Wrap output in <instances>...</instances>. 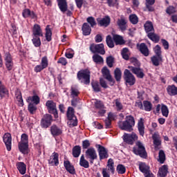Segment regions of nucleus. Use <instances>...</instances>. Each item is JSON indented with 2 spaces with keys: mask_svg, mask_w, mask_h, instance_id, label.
I'll return each instance as SVG.
<instances>
[{
  "mask_svg": "<svg viewBox=\"0 0 177 177\" xmlns=\"http://www.w3.org/2000/svg\"><path fill=\"white\" fill-rule=\"evenodd\" d=\"M53 122V116L49 113H46L43 115L42 118L40 121V126L41 128H43L44 129H47V128H49L50 125H52V122Z\"/></svg>",
  "mask_w": 177,
  "mask_h": 177,
  "instance_id": "obj_7",
  "label": "nucleus"
},
{
  "mask_svg": "<svg viewBox=\"0 0 177 177\" xmlns=\"http://www.w3.org/2000/svg\"><path fill=\"white\" fill-rule=\"evenodd\" d=\"M143 118H140L138 123V129L141 136H145V122Z\"/></svg>",
  "mask_w": 177,
  "mask_h": 177,
  "instance_id": "obj_34",
  "label": "nucleus"
},
{
  "mask_svg": "<svg viewBox=\"0 0 177 177\" xmlns=\"http://www.w3.org/2000/svg\"><path fill=\"white\" fill-rule=\"evenodd\" d=\"M19 143H26L28 144V136L26 133H23L21 136V141Z\"/></svg>",
  "mask_w": 177,
  "mask_h": 177,
  "instance_id": "obj_64",
  "label": "nucleus"
},
{
  "mask_svg": "<svg viewBox=\"0 0 177 177\" xmlns=\"http://www.w3.org/2000/svg\"><path fill=\"white\" fill-rule=\"evenodd\" d=\"M46 106L49 114H53L54 115V118H59V112L57 111L56 102L53 100H47L46 102Z\"/></svg>",
  "mask_w": 177,
  "mask_h": 177,
  "instance_id": "obj_5",
  "label": "nucleus"
},
{
  "mask_svg": "<svg viewBox=\"0 0 177 177\" xmlns=\"http://www.w3.org/2000/svg\"><path fill=\"white\" fill-rule=\"evenodd\" d=\"M167 91L169 96H176L177 95V87L174 84L168 86Z\"/></svg>",
  "mask_w": 177,
  "mask_h": 177,
  "instance_id": "obj_36",
  "label": "nucleus"
},
{
  "mask_svg": "<svg viewBox=\"0 0 177 177\" xmlns=\"http://www.w3.org/2000/svg\"><path fill=\"white\" fill-rule=\"evenodd\" d=\"M106 3L110 8H114L118 6V0H106Z\"/></svg>",
  "mask_w": 177,
  "mask_h": 177,
  "instance_id": "obj_59",
  "label": "nucleus"
},
{
  "mask_svg": "<svg viewBox=\"0 0 177 177\" xmlns=\"http://www.w3.org/2000/svg\"><path fill=\"white\" fill-rule=\"evenodd\" d=\"M106 64H107L108 67L111 68V67H113V66H114V57H113L111 55L107 57H106Z\"/></svg>",
  "mask_w": 177,
  "mask_h": 177,
  "instance_id": "obj_56",
  "label": "nucleus"
},
{
  "mask_svg": "<svg viewBox=\"0 0 177 177\" xmlns=\"http://www.w3.org/2000/svg\"><path fill=\"white\" fill-rule=\"evenodd\" d=\"M158 157V161L160 162V163L164 164V162H165V152H164L162 149L159 151Z\"/></svg>",
  "mask_w": 177,
  "mask_h": 177,
  "instance_id": "obj_53",
  "label": "nucleus"
},
{
  "mask_svg": "<svg viewBox=\"0 0 177 177\" xmlns=\"http://www.w3.org/2000/svg\"><path fill=\"white\" fill-rule=\"evenodd\" d=\"M136 147L133 148V151L136 156H140L141 158H147V152L146 151V148L145 145L140 142L138 141L136 144Z\"/></svg>",
  "mask_w": 177,
  "mask_h": 177,
  "instance_id": "obj_4",
  "label": "nucleus"
},
{
  "mask_svg": "<svg viewBox=\"0 0 177 177\" xmlns=\"http://www.w3.org/2000/svg\"><path fill=\"white\" fill-rule=\"evenodd\" d=\"M32 37H44V33H42L41 26L37 24L33 26Z\"/></svg>",
  "mask_w": 177,
  "mask_h": 177,
  "instance_id": "obj_24",
  "label": "nucleus"
},
{
  "mask_svg": "<svg viewBox=\"0 0 177 177\" xmlns=\"http://www.w3.org/2000/svg\"><path fill=\"white\" fill-rule=\"evenodd\" d=\"M46 39L48 42L52 41V30L50 25H47L46 27Z\"/></svg>",
  "mask_w": 177,
  "mask_h": 177,
  "instance_id": "obj_44",
  "label": "nucleus"
},
{
  "mask_svg": "<svg viewBox=\"0 0 177 177\" xmlns=\"http://www.w3.org/2000/svg\"><path fill=\"white\" fill-rule=\"evenodd\" d=\"M93 62L96 64H103L104 63V59L103 57L100 56L99 54H94L92 57Z\"/></svg>",
  "mask_w": 177,
  "mask_h": 177,
  "instance_id": "obj_40",
  "label": "nucleus"
},
{
  "mask_svg": "<svg viewBox=\"0 0 177 177\" xmlns=\"http://www.w3.org/2000/svg\"><path fill=\"white\" fill-rule=\"evenodd\" d=\"M86 158L88 160L90 164H93L95 160H97V153H96V149L93 147H90L87 149L85 152Z\"/></svg>",
  "mask_w": 177,
  "mask_h": 177,
  "instance_id": "obj_10",
  "label": "nucleus"
},
{
  "mask_svg": "<svg viewBox=\"0 0 177 177\" xmlns=\"http://www.w3.org/2000/svg\"><path fill=\"white\" fill-rule=\"evenodd\" d=\"M106 42L109 48H114V41L111 35L106 36Z\"/></svg>",
  "mask_w": 177,
  "mask_h": 177,
  "instance_id": "obj_55",
  "label": "nucleus"
},
{
  "mask_svg": "<svg viewBox=\"0 0 177 177\" xmlns=\"http://www.w3.org/2000/svg\"><path fill=\"white\" fill-rule=\"evenodd\" d=\"M97 21L98 26H100V27H109V26H110L111 19H110L109 16H105L102 19H97Z\"/></svg>",
  "mask_w": 177,
  "mask_h": 177,
  "instance_id": "obj_20",
  "label": "nucleus"
},
{
  "mask_svg": "<svg viewBox=\"0 0 177 177\" xmlns=\"http://www.w3.org/2000/svg\"><path fill=\"white\" fill-rule=\"evenodd\" d=\"M127 23L128 21L124 16H121L120 18L118 19L117 21V25L121 31H125L127 30V27H128V25H127Z\"/></svg>",
  "mask_w": 177,
  "mask_h": 177,
  "instance_id": "obj_18",
  "label": "nucleus"
},
{
  "mask_svg": "<svg viewBox=\"0 0 177 177\" xmlns=\"http://www.w3.org/2000/svg\"><path fill=\"white\" fill-rule=\"evenodd\" d=\"M51 135L56 138V136H60L63 133V131L59 128L56 124H53L50 128Z\"/></svg>",
  "mask_w": 177,
  "mask_h": 177,
  "instance_id": "obj_22",
  "label": "nucleus"
},
{
  "mask_svg": "<svg viewBox=\"0 0 177 177\" xmlns=\"http://www.w3.org/2000/svg\"><path fill=\"white\" fill-rule=\"evenodd\" d=\"M26 101L28 103H30V102H32V104L37 106L41 102V98H39V96H38V95L35 94L33 96L28 97Z\"/></svg>",
  "mask_w": 177,
  "mask_h": 177,
  "instance_id": "obj_32",
  "label": "nucleus"
},
{
  "mask_svg": "<svg viewBox=\"0 0 177 177\" xmlns=\"http://www.w3.org/2000/svg\"><path fill=\"white\" fill-rule=\"evenodd\" d=\"M77 78L81 84L89 85L91 84V71L89 69H82L77 72Z\"/></svg>",
  "mask_w": 177,
  "mask_h": 177,
  "instance_id": "obj_2",
  "label": "nucleus"
},
{
  "mask_svg": "<svg viewBox=\"0 0 177 177\" xmlns=\"http://www.w3.org/2000/svg\"><path fill=\"white\" fill-rule=\"evenodd\" d=\"M91 86L94 92H100V83H99L97 81L92 82Z\"/></svg>",
  "mask_w": 177,
  "mask_h": 177,
  "instance_id": "obj_50",
  "label": "nucleus"
},
{
  "mask_svg": "<svg viewBox=\"0 0 177 177\" xmlns=\"http://www.w3.org/2000/svg\"><path fill=\"white\" fill-rule=\"evenodd\" d=\"M130 62L136 67H140V62H139V60H138L136 57H131Z\"/></svg>",
  "mask_w": 177,
  "mask_h": 177,
  "instance_id": "obj_63",
  "label": "nucleus"
},
{
  "mask_svg": "<svg viewBox=\"0 0 177 177\" xmlns=\"http://www.w3.org/2000/svg\"><path fill=\"white\" fill-rule=\"evenodd\" d=\"M118 127L122 131L132 132L135 127V118L131 115H127L124 121H119Z\"/></svg>",
  "mask_w": 177,
  "mask_h": 177,
  "instance_id": "obj_1",
  "label": "nucleus"
},
{
  "mask_svg": "<svg viewBox=\"0 0 177 177\" xmlns=\"http://www.w3.org/2000/svg\"><path fill=\"white\" fill-rule=\"evenodd\" d=\"M4 60L8 71H12V70H13L15 64L13 63V58L12 57L10 53L6 52L4 53Z\"/></svg>",
  "mask_w": 177,
  "mask_h": 177,
  "instance_id": "obj_12",
  "label": "nucleus"
},
{
  "mask_svg": "<svg viewBox=\"0 0 177 177\" xmlns=\"http://www.w3.org/2000/svg\"><path fill=\"white\" fill-rule=\"evenodd\" d=\"M152 139L153 140V145L156 150H158L160 147L159 146H161V140H160V137L157 135H154L152 136Z\"/></svg>",
  "mask_w": 177,
  "mask_h": 177,
  "instance_id": "obj_41",
  "label": "nucleus"
},
{
  "mask_svg": "<svg viewBox=\"0 0 177 177\" xmlns=\"http://www.w3.org/2000/svg\"><path fill=\"white\" fill-rule=\"evenodd\" d=\"M80 95V90L77 86H71V97H78Z\"/></svg>",
  "mask_w": 177,
  "mask_h": 177,
  "instance_id": "obj_45",
  "label": "nucleus"
},
{
  "mask_svg": "<svg viewBox=\"0 0 177 177\" xmlns=\"http://www.w3.org/2000/svg\"><path fill=\"white\" fill-rule=\"evenodd\" d=\"M137 49H138L140 53H142L143 56H145V57H147V56L150 55L149 47H147V45L145 43L137 44Z\"/></svg>",
  "mask_w": 177,
  "mask_h": 177,
  "instance_id": "obj_17",
  "label": "nucleus"
},
{
  "mask_svg": "<svg viewBox=\"0 0 177 177\" xmlns=\"http://www.w3.org/2000/svg\"><path fill=\"white\" fill-rule=\"evenodd\" d=\"M94 105H95V109H97V110L104 109V104H103L102 102V101H100V100H96L95 102Z\"/></svg>",
  "mask_w": 177,
  "mask_h": 177,
  "instance_id": "obj_60",
  "label": "nucleus"
},
{
  "mask_svg": "<svg viewBox=\"0 0 177 177\" xmlns=\"http://www.w3.org/2000/svg\"><path fill=\"white\" fill-rule=\"evenodd\" d=\"M144 28L147 35L154 32V26H153V23L150 21H146V23L144 24Z\"/></svg>",
  "mask_w": 177,
  "mask_h": 177,
  "instance_id": "obj_26",
  "label": "nucleus"
},
{
  "mask_svg": "<svg viewBox=\"0 0 177 177\" xmlns=\"http://www.w3.org/2000/svg\"><path fill=\"white\" fill-rule=\"evenodd\" d=\"M16 99L18 102V106L20 107H23L24 106V102L23 101V97L21 96V91H17L15 93Z\"/></svg>",
  "mask_w": 177,
  "mask_h": 177,
  "instance_id": "obj_43",
  "label": "nucleus"
},
{
  "mask_svg": "<svg viewBox=\"0 0 177 177\" xmlns=\"http://www.w3.org/2000/svg\"><path fill=\"white\" fill-rule=\"evenodd\" d=\"M42 67L44 68H48V66H49V62L48 61V57L45 56L41 58V64Z\"/></svg>",
  "mask_w": 177,
  "mask_h": 177,
  "instance_id": "obj_58",
  "label": "nucleus"
},
{
  "mask_svg": "<svg viewBox=\"0 0 177 177\" xmlns=\"http://www.w3.org/2000/svg\"><path fill=\"white\" fill-rule=\"evenodd\" d=\"M18 149L22 154H28V144L24 142L18 143Z\"/></svg>",
  "mask_w": 177,
  "mask_h": 177,
  "instance_id": "obj_29",
  "label": "nucleus"
},
{
  "mask_svg": "<svg viewBox=\"0 0 177 177\" xmlns=\"http://www.w3.org/2000/svg\"><path fill=\"white\" fill-rule=\"evenodd\" d=\"M122 75V73L121 72V69H120L119 68H116L114 71V77L118 82H120V81H121Z\"/></svg>",
  "mask_w": 177,
  "mask_h": 177,
  "instance_id": "obj_47",
  "label": "nucleus"
},
{
  "mask_svg": "<svg viewBox=\"0 0 177 177\" xmlns=\"http://www.w3.org/2000/svg\"><path fill=\"white\" fill-rule=\"evenodd\" d=\"M80 165L83 168H89V162L85 159V156L82 155L80 160Z\"/></svg>",
  "mask_w": 177,
  "mask_h": 177,
  "instance_id": "obj_42",
  "label": "nucleus"
},
{
  "mask_svg": "<svg viewBox=\"0 0 177 177\" xmlns=\"http://www.w3.org/2000/svg\"><path fill=\"white\" fill-rule=\"evenodd\" d=\"M124 79L126 84H128L130 86L135 85L136 82V79L135 76L131 73V71L128 69H125L124 71Z\"/></svg>",
  "mask_w": 177,
  "mask_h": 177,
  "instance_id": "obj_11",
  "label": "nucleus"
},
{
  "mask_svg": "<svg viewBox=\"0 0 177 177\" xmlns=\"http://www.w3.org/2000/svg\"><path fill=\"white\" fill-rule=\"evenodd\" d=\"M116 171L118 174L120 175H124V174L127 172V169L125 168V166H124V165L120 164V165H118L116 167Z\"/></svg>",
  "mask_w": 177,
  "mask_h": 177,
  "instance_id": "obj_51",
  "label": "nucleus"
},
{
  "mask_svg": "<svg viewBox=\"0 0 177 177\" xmlns=\"http://www.w3.org/2000/svg\"><path fill=\"white\" fill-rule=\"evenodd\" d=\"M113 102L115 103L117 111H121L122 110H124V106L122 105V103H121L120 98H117L114 100Z\"/></svg>",
  "mask_w": 177,
  "mask_h": 177,
  "instance_id": "obj_46",
  "label": "nucleus"
},
{
  "mask_svg": "<svg viewBox=\"0 0 177 177\" xmlns=\"http://www.w3.org/2000/svg\"><path fill=\"white\" fill-rule=\"evenodd\" d=\"M32 42L35 48H39L41 46V38H39V36H33Z\"/></svg>",
  "mask_w": 177,
  "mask_h": 177,
  "instance_id": "obj_49",
  "label": "nucleus"
},
{
  "mask_svg": "<svg viewBox=\"0 0 177 177\" xmlns=\"http://www.w3.org/2000/svg\"><path fill=\"white\" fill-rule=\"evenodd\" d=\"M106 167L108 168L107 171H109V172H111L112 175H114L115 172V168H114V160H113V159H109Z\"/></svg>",
  "mask_w": 177,
  "mask_h": 177,
  "instance_id": "obj_38",
  "label": "nucleus"
},
{
  "mask_svg": "<svg viewBox=\"0 0 177 177\" xmlns=\"http://www.w3.org/2000/svg\"><path fill=\"white\" fill-rule=\"evenodd\" d=\"M64 167L67 172H69L71 175L75 174V168H74V165H71V162H69V160H65L64 162Z\"/></svg>",
  "mask_w": 177,
  "mask_h": 177,
  "instance_id": "obj_23",
  "label": "nucleus"
},
{
  "mask_svg": "<svg viewBox=\"0 0 177 177\" xmlns=\"http://www.w3.org/2000/svg\"><path fill=\"white\" fill-rule=\"evenodd\" d=\"M101 73L102 74V77L109 82V85L111 86H114L115 80L113 78V76H111V73H110L109 68H107V66H104L101 70Z\"/></svg>",
  "mask_w": 177,
  "mask_h": 177,
  "instance_id": "obj_9",
  "label": "nucleus"
},
{
  "mask_svg": "<svg viewBox=\"0 0 177 177\" xmlns=\"http://www.w3.org/2000/svg\"><path fill=\"white\" fill-rule=\"evenodd\" d=\"M87 23L90 24L91 27H93L94 26H96V21L95 20V18L93 17H88L86 19Z\"/></svg>",
  "mask_w": 177,
  "mask_h": 177,
  "instance_id": "obj_62",
  "label": "nucleus"
},
{
  "mask_svg": "<svg viewBox=\"0 0 177 177\" xmlns=\"http://www.w3.org/2000/svg\"><path fill=\"white\" fill-rule=\"evenodd\" d=\"M139 169L145 175H149L150 174V167L145 162H140L139 164Z\"/></svg>",
  "mask_w": 177,
  "mask_h": 177,
  "instance_id": "obj_28",
  "label": "nucleus"
},
{
  "mask_svg": "<svg viewBox=\"0 0 177 177\" xmlns=\"http://www.w3.org/2000/svg\"><path fill=\"white\" fill-rule=\"evenodd\" d=\"M48 165L51 167H57L59 165V153L53 152L48 159Z\"/></svg>",
  "mask_w": 177,
  "mask_h": 177,
  "instance_id": "obj_16",
  "label": "nucleus"
},
{
  "mask_svg": "<svg viewBox=\"0 0 177 177\" xmlns=\"http://www.w3.org/2000/svg\"><path fill=\"white\" fill-rule=\"evenodd\" d=\"M113 39L115 44V45H124L125 44V40H124V37L120 35H113Z\"/></svg>",
  "mask_w": 177,
  "mask_h": 177,
  "instance_id": "obj_33",
  "label": "nucleus"
},
{
  "mask_svg": "<svg viewBox=\"0 0 177 177\" xmlns=\"http://www.w3.org/2000/svg\"><path fill=\"white\" fill-rule=\"evenodd\" d=\"M138 140V135L135 133L134 132L131 133V134H128L127 133H124L123 135V140L124 143H127V145H130L132 146L135 142Z\"/></svg>",
  "mask_w": 177,
  "mask_h": 177,
  "instance_id": "obj_13",
  "label": "nucleus"
},
{
  "mask_svg": "<svg viewBox=\"0 0 177 177\" xmlns=\"http://www.w3.org/2000/svg\"><path fill=\"white\" fill-rule=\"evenodd\" d=\"M6 96L9 97V89L0 80V98L2 100L3 97H6Z\"/></svg>",
  "mask_w": 177,
  "mask_h": 177,
  "instance_id": "obj_21",
  "label": "nucleus"
},
{
  "mask_svg": "<svg viewBox=\"0 0 177 177\" xmlns=\"http://www.w3.org/2000/svg\"><path fill=\"white\" fill-rule=\"evenodd\" d=\"M17 168L21 175H26V172H27V165H26L24 162H18L17 163Z\"/></svg>",
  "mask_w": 177,
  "mask_h": 177,
  "instance_id": "obj_27",
  "label": "nucleus"
},
{
  "mask_svg": "<svg viewBox=\"0 0 177 177\" xmlns=\"http://www.w3.org/2000/svg\"><path fill=\"white\" fill-rule=\"evenodd\" d=\"M166 13H167V15H174V13H176V8L169 6L166 9Z\"/></svg>",
  "mask_w": 177,
  "mask_h": 177,
  "instance_id": "obj_61",
  "label": "nucleus"
},
{
  "mask_svg": "<svg viewBox=\"0 0 177 177\" xmlns=\"http://www.w3.org/2000/svg\"><path fill=\"white\" fill-rule=\"evenodd\" d=\"M161 111L163 117H168V114H169V111L168 110V106L165 104H162Z\"/></svg>",
  "mask_w": 177,
  "mask_h": 177,
  "instance_id": "obj_57",
  "label": "nucleus"
},
{
  "mask_svg": "<svg viewBox=\"0 0 177 177\" xmlns=\"http://www.w3.org/2000/svg\"><path fill=\"white\" fill-rule=\"evenodd\" d=\"M72 155L75 158H78L81 156V146L75 145L72 149Z\"/></svg>",
  "mask_w": 177,
  "mask_h": 177,
  "instance_id": "obj_39",
  "label": "nucleus"
},
{
  "mask_svg": "<svg viewBox=\"0 0 177 177\" xmlns=\"http://www.w3.org/2000/svg\"><path fill=\"white\" fill-rule=\"evenodd\" d=\"M168 175V165H164L158 169L157 177H167Z\"/></svg>",
  "mask_w": 177,
  "mask_h": 177,
  "instance_id": "obj_25",
  "label": "nucleus"
},
{
  "mask_svg": "<svg viewBox=\"0 0 177 177\" xmlns=\"http://www.w3.org/2000/svg\"><path fill=\"white\" fill-rule=\"evenodd\" d=\"M143 106L145 111H151V108L153 107L151 102L147 100H145L143 101Z\"/></svg>",
  "mask_w": 177,
  "mask_h": 177,
  "instance_id": "obj_54",
  "label": "nucleus"
},
{
  "mask_svg": "<svg viewBox=\"0 0 177 177\" xmlns=\"http://www.w3.org/2000/svg\"><path fill=\"white\" fill-rule=\"evenodd\" d=\"M22 16L25 19H26V17H31V19H35V17H37L35 12L34 11L30 10L28 8H26L23 10Z\"/></svg>",
  "mask_w": 177,
  "mask_h": 177,
  "instance_id": "obj_30",
  "label": "nucleus"
},
{
  "mask_svg": "<svg viewBox=\"0 0 177 177\" xmlns=\"http://www.w3.org/2000/svg\"><path fill=\"white\" fill-rule=\"evenodd\" d=\"M28 110L30 114H35L37 110V105L32 102H30L28 106Z\"/></svg>",
  "mask_w": 177,
  "mask_h": 177,
  "instance_id": "obj_48",
  "label": "nucleus"
},
{
  "mask_svg": "<svg viewBox=\"0 0 177 177\" xmlns=\"http://www.w3.org/2000/svg\"><path fill=\"white\" fill-rule=\"evenodd\" d=\"M90 51L94 55H106V50L104 49V44H91L89 47Z\"/></svg>",
  "mask_w": 177,
  "mask_h": 177,
  "instance_id": "obj_6",
  "label": "nucleus"
},
{
  "mask_svg": "<svg viewBox=\"0 0 177 177\" xmlns=\"http://www.w3.org/2000/svg\"><path fill=\"white\" fill-rule=\"evenodd\" d=\"M66 117L68 121V125L69 128H74V127H77L78 125V119H77V116L74 113V108L71 106L68 107V110L66 111Z\"/></svg>",
  "mask_w": 177,
  "mask_h": 177,
  "instance_id": "obj_3",
  "label": "nucleus"
},
{
  "mask_svg": "<svg viewBox=\"0 0 177 177\" xmlns=\"http://www.w3.org/2000/svg\"><path fill=\"white\" fill-rule=\"evenodd\" d=\"M3 140L8 151H10L12 150V134L10 133H6L3 136Z\"/></svg>",
  "mask_w": 177,
  "mask_h": 177,
  "instance_id": "obj_15",
  "label": "nucleus"
},
{
  "mask_svg": "<svg viewBox=\"0 0 177 177\" xmlns=\"http://www.w3.org/2000/svg\"><path fill=\"white\" fill-rule=\"evenodd\" d=\"M95 147L97 149L100 160H104L109 158V151L100 145H96Z\"/></svg>",
  "mask_w": 177,
  "mask_h": 177,
  "instance_id": "obj_14",
  "label": "nucleus"
},
{
  "mask_svg": "<svg viewBox=\"0 0 177 177\" xmlns=\"http://www.w3.org/2000/svg\"><path fill=\"white\" fill-rule=\"evenodd\" d=\"M129 19L131 24H138L139 23V18L135 14L130 15Z\"/></svg>",
  "mask_w": 177,
  "mask_h": 177,
  "instance_id": "obj_52",
  "label": "nucleus"
},
{
  "mask_svg": "<svg viewBox=\"0 0 177 177\" xmlns=\"http://www.w3.org/2000/svg\"><path fill=\"white\" fill-rule=\"evenodd\" d=\"M83 35H91L92 29L88 23H84L82 27Z\"/></svg>",
  "mask_w": 177,
  "mask_h": 177,
  "instance_id": "obj_37",
  "label": "nucleus"
},
{
  "mask_svg": "<svg viewBox=\"0 0 177 177\" xmlns=\"http://www.w3.org/2000/svg\"><path fill=\"white\" fill-rule=\"evenodd\" d=\"M151 62L155 67H158V66H160V63L162 62V56L153 55L151 57Z\"/></svg>",
  "mask_w": 177,
  "mask_h": 177,
  "instance_id": "obj_31",
  "label": "nucleus"
},
{
  "mask_svg": "<svg viewBox=\"0 0 177 177\" xmlns=\"http://www.w3.org/2000/svg\"><path fill=\"white\" fill-rule=\"evenodd\" d=\"M57 6L62 13H66L68 17L73 16V12L68 10V5L67 4V0H57Z\"/></svg>",
  "mask_w": 177,
  "mask_h": 177,
  "instance_id": "obj_8",
  "label": "nucleus"
},
{
  "mask_svg": "<svg viewBox=\"0 0 177 177\" xmlns=\"http://www.w3.org/2000/svg\"><path fill=\"white\" fill-rule=\"evenodd\" d=\"M147 37L151 41H152V42H154L155 44H158L160 42V35L156 34L154 31L151 33H148Z\"/></svg>",
  "mask_w": 177,
  "mask_h": 177,
  "instance_id": "obj_35",
  "label": "nucleus"
},
{
  "mask_svg": "<svg viewBox=\"0 0 177 177\" xmlns=\"http://www.w3.org/2000/svg\"><path fill=\"white\" fill-rule=\"evenodd\" d=\"M128 68H129L130 71H131L133 74H135L138 78H143V77H145L143 70H142L139 66L135 67L129 66H128Z\"/></svg>",
  "mask_w": 177,
  "mask_h": 177,
  "instance_id": "obj_19",
  "label": "nucleus"
}]
</instances>
